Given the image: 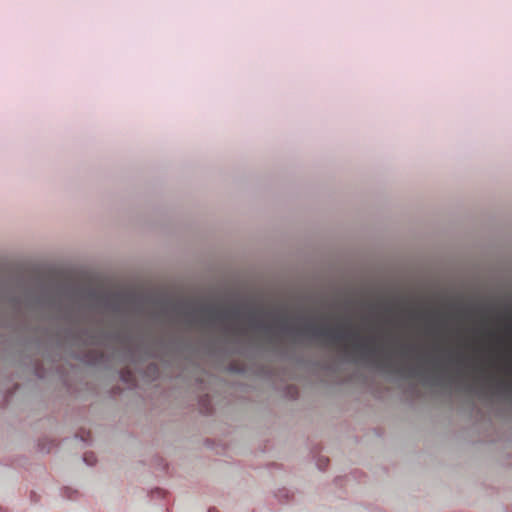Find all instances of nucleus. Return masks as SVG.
Returning a JSON list of instances; mask_svg holds the SVG:
<instances>
[{
  "label": "nucleus",
  "instance_id": "f257e3e1",
  "mask_svg": "<svg viewBox=\"0 0 512 512\" xmlns=\"http://www.w3.org/2000/svg\"><path fill=\"white\" fill-rule=\"evenodd\" d=\"M231 317L246 319L254 331L265 334L270 341L274 340L276 332L292 337L298 343L319 342L324 347L353 339L357 353L345 351L342 354L343 361L363 364L391 380L417 378L423 384L435 387L451 385L453 382L446 372H434L425 365L398 366L391 359L379 360V351L372 346L375 338L364 337L350 327L333 328L328 324L318 326L312 318L299 315L297 321L304 324V328L299 329L279 313L265 312L249 302L238 303L231 309H223L214 304V330H221L225 335L234 332V328L227 324Z\"/></svg>",
  "mask_w": 512,
  "mask_h": 512
},
{
  "label": "nucleus",
  "instance_id": "f03ea898",
  "mask_svg": "<svg viewBox=\"0 0 512 512\" xmlns=\"http://www.w3.org/2000/svg\"><path fill=\"white\" fill-rule=\"evenodd\" d=\"M84 296L92 301L95 308L104 309L122 316H126L125 305H132L137 312H142L146 303L152 300L151 297L134 292L102 293L96 288L85 289Z\"/></svg>",
  "mask_w": 512,
  "mask_h": 512
},
{
  "label": "nucleus",
  "instance_id": "7ed1b4c3",
  "mask_svg": "<svg viewBox=\"0 0 512 512\" xmlns=\"http://www.w3.org/2000/svg\"><path fill=\"white\" fill-rule=\"evenodd\" d=\"M460 386L466 392L485 401L491 402L493 398H498L501 400L512 399V386L508 384L499 383L497 385V388L493 391H490L488 388L484 386H478L476 384L467 383L463 380L460 382Z\"/></svg>",
  "mask_w": 512,
  "mask_h": 512
},
{
  "label": "nucleus",
  "instance_id": "20e7f679",
  "mask_svg": "<svg viewBox=\"0 0 512 512\" xmlns=\"http://www.w3.org/2000/svg\"><path fill=\"white\" fill-rule=\"evenodd\" d=\"M125 353L133 364H141L149 359L158 358V352L143 340L137 344H128Z\"/></svg>",
  "mask_w": 512,
  "mask_h": 512
},
{
  "label": "nucleus",
  "instance_id": "39448f33",
  "mask_svg": "<svg viewBox=\"0 0 512 512\" xmlns=\"http://www.w3.org/2000/svg\"><path fill=\"white\" fill-rule=\"evenodd\" d=\"M65 337L73 343L100 344V340L91 333L88 328H80L78 330L68 327L64 330Z\"/></svg>",
  "mask_w": 512,
  "mask_h": 512
},
{
  "label": "nucleus",
  "instance_id": "423d86ee",
  "mask_svg": "<svg viewBox=\"0 0 512 512\" xmlns=\"http://www.w3.org/2000/svg\"><path fill=\"white\" fill-rule=\"evenodd\" d=\"M86 362L91 366H99L108 362L107 356L102 352H92L85 355Z\"/></svg>",
  "mask_w": 512,
  "mask_h": 512
},
{
  "label": "nucleus",
  "instance_id": "0eeeda50",
  "mask_svg": "<svg viewBox=\"0 0 512 512\" xmlns=\"http://www.w3.org/2000/svg\"><path fill=\"white\" fill-rule=\"evenodd\" d=\"M101 338L103 340H117V341H131V337L129 335H124L119 332H101Z\"/></svg>",
  "mask_w": 512,
  "mask_h": 512
},
{
  "label": "nucleus",
  "instance_id": "6e6552de",
  "mask_svg": "<svg viewBox=\"0 0 512 512\" xmlns=\"http://www.w3.org/2000/svg\"><path fill=\"white\" fill-rule=\"evenodd\" d=\"M159 344L163 347V348H167L168 344H172L176 347V349L178 351H181L183 350L186 346H189L190 344L187 343V342H184V341H181V340H178L177 338H172L169 342L163 340V339H160L159 341Z\"/></svg>",
  "mask_w": 512,
  "mask_h": 512
},
{
  "label": "nucleus",
  "instance_id": "1a4fd4ad",
  "mask_svg": "<svg viewBox=\"0 0 512 512\" xmlns=\"http://www.w3.org/2000/svg\"><path fill=\"white\" fill-rule=\"evenodd\" d=\"M274 496L280 503L284 504L289 503L292 494L289 489L281 488L274 493Z\"/></svg>",
  "mask_w": 512,
  "mask_h": 512
},
{
  "label": "nucleus",
  "instance_id": "9d476101",
  "mask_svg": "<svg viewBox=\"0 0 512 512\" xmlns=\"http://www.w3.org/2000/svg\"><path fill=\"white\" fill-rule=\"evenodd\" d=\"M147 375L152 381H155L160 377V369L156 363L148 364Z\"/></svg>",
  "mask_w": 512,
  "mask_h": 512
},
{
  "label": "nucleus",
  "instance_id": "9b49d317",
  "mask_svg": "<svg viewBox=\"0 0 512 512\" xmlns=\"http://www.w3.org/2000/svg\"><path fill=\"white\" fill-rule=\"evenodd\" d=\"M34 304L40 306V307H46V306H55V302H50L48 299L42 295H35L33 297Z\"/></svg>",
  "mask_w": 512,
  "mask_h": 512
},
{
  "label": "nucleus",
  "instance_id": "f8f14e48",
  "mask_svg": "<svg viewBox=\"0 0 512 512\" xmlns=\"http://www.w3.org/2000/svg\"><path fill=\"white\" fill-rule=\"evenodd\" d=\"M119 377H120V380H121L124 384H126V385H128V386H132V385H134V383H135V380H134V378H133V375H132L130 372H128V371H121V372L119 373Z\"/></svg>",
  "mask_w": 512,
  "mask_h": 512
},
{
  "label": "nucleus",
  "instance_id": "ddd939ff",
  "mask_svg": "<svg viewBox=\"0 0 512 512\" xmlns=\"http://www.w3.org/2000/svg\"><path fill=\"white\" fill-rule=\"evenodd\" d=\"M82 460L87 466H90V467L94 466L97 462V459L93 453L84 454Z\"/></svg>",
  "mask_w": 512,
  "mask_h": 512
},
{
  "label": "nucleus",
  "instance_id": "4468645a",
  "mask_svg": "<svg viewBox=\"0 0 512 512\" xmlns=\"http://www.w3.org/2000/svg\"><path fill=\"white\" fill-rule=\"evenodd\" d=\"M58 307H59V309L62 310V313H61V318L62 319L66 320V321H69V322L73 321L74 315H73L71 310H69V309H62L61 305H58Z\"/></svg>",
  "mask_w": 512,
  "mask_h": 512
},
{
  "label": "nucleus",
  "instance_id": "2eb2a0df",
  "mask_svg": "<svg viewBox=\"0 0 512 512\" xmlns=\"http://www.w3.org/2000/svg\"><path fill=\"white\" fill-rule=\"evenodd\" d=\"M77 493V491H74L72 490L71 488L69 487H64L62 490H61V495L65 498H68V499H73V494Z\"/></svg>",
  "mask_w": 512,
  "mask_h": 512
},
{
  "label": "nucleus",
  "instance_id": "dca6fc26",
  "mask_svg": "<svg viewBox=\"0 0 512 512\" xmlns=\"http://www.w3.org/2000/svg\"><path fill=\"white\" fill-rule=\"evenodd\" d=\"M152 498H162L164 497V492L160 488H155L151 491Z\"/></svg>",
  "mask_w": 512,
  "mask_h": 512
},
{
  "label": "nucleus",
  "instance_id": "f3484780",
  "mask_svg": "<svg viewBox=\"0 0 512 512\" xmlns=\"http://www.w3.org/2000/svg\"><path fill=\"white\" fill-rule=\"evenodd\" d=\"M34 367H35V375H36L38 378H40V379L44 378V369H43V368H41V367L38 365V363H35V364H34Z\"/></svg>",
  "mask_w": 512,
  "mask_h": 512
},
{
  "label": "nucleus",
  "instance_id": "a211bd4d",
  "mask_svg": "<svg viewBox=\"0 0 512 512\" xmlns=\"http://www.w3.org/2000/svg\"><path fill=\"white\" fill-rule=\"evenodd\" d=\"M10 302H11L13 305H15L17 308H19V307H20V305H21V299H20V297H18V296H12V297L10 298Z\"/></svg>",
  "mask_w": 512,
  "mask_h": 512
},
{
  "label": "nucleus",
  "instance_id": "6ab92c4d",
  "mask_svg": "<svg viewBox=\"0 0 512 512\" xmlns=\"http://www.w3.org/2000/svg\"><path fill=\"white\" fill-rule=\"evenodd\" d=\"M230 370H231V371H234V372H237V373H242V372L244 371V369H243V368H237V367H235V366H231V367H230Z\"/></svg>",
  "mask_w": 512,
  "mask_h": 512
},
{
  "label": "nucleus",
  "instance_id": "aec40b11",
  "mask_svg": "<svg viewBox=\"0 0 512 512\" xmlns=\"http://www.w3.org/2000/svg\"><path fill=\"white\" fill-rule=\"evenodd\" d=\"M327 463H328V460H325V462H324V463L319 462V463H318V467H319V469H320V470H324V469H325V467L327 466Z\"/></svg>",
  "mask_w": 512,
  "mask_h": 512
},
{
  "label": "nucleus",
  "instance_id": "412c9836",
  "mask_svg": "<svg viewBox=\"0 0 512 512\" xmlns=\"http://www.w3.org/2000/svg\"><path fill=\"white\" fill-rule=\"evenodd\" d=\"M241 333H242V331L240 329H237V333L235 335V338L237 341L241 340Z\"/></svg>",
  "mask_w": 512,
  "mask_h": 512
},
{
  "label": "nucleus",
  "instance_id": "4be33fe9",
  "mask_svg": "<svg viewBox=\"0 0 512 512\" xmlns=\"http://www.w3.org/2000/svg\"><path fill=\"white\" fill-rule=\"evenodd\" d=\"M407 349L410 353H413V354H415L417 352L416 347H414V346H409V347H407Z\"/></svg>",
  "mask_w": 512,
  "mask_h": 512
},
{
  "label": "nucleus",
  "instance_id": "5701e85b",
  "mask_svg": "<svg viewBox=\"0 0 512 512\" xmlns=\"http://www.w3.org/2000/svg\"><path fill=\"white\" fill-rule=\"evenodd\" d=\"M30 498H31V501H33V502H37L35 492H31V496H30Z\"/></svg>",
  "mask_w": 512,
  "mask_h": 512
},
{
  "label": "nucleus",
  "instance_id": "b1692460",
  "mask_svg": "<svg viewBox=\"0 0 512 512\" xmlns=\"http://www.w3.org/2000/svg\"><path fill=\"white\" fill-rule=\"evenodd\" d=\"M208 512H220V511H218L216 508H209Z\"/></svg>",
  "mask_w": 512,
  "mask_h": 512
},
{
  "label": "nucleus",
  "instance_id": "393cba45",
  "mask_svg": "<svg viewBox=\"0 0 512 512\" xmlns=\"http://www.w3.org/2000/svg\"><path fill=\"white\" fill-rule=\"evenodd\" d=\"M32 340H33V341H35L38 345H40V344H41V341H40V339H38V338H33Z\"/></svg>",
  "mask_w": 512,
  "mask_h": 512
},
{
  "label": "nucleus",
  "instance_id": "a878e982",
  "mask_svg": "<svg viewBox=\"0 0 512 512\" xmlns=\"http://www.w3.org/2000/svg\"><path fill=\"white\" fill-rule=\"evenodd\" d=\"M0 512H8V510L6 508H4L3 506H0Z\"/></svg>",
  "mask_w": 512,
  "mask_h": 512
},
{
  "label": "nucleus",
  "instance_id": "bb28decb",
  "mask_svg": "<svg viewBox=\"0 0 512 512\" xmlns=\"http://www.w3.org/2000/svg\"><path fill=\"white\" fill-rule=\"evenodd\" d=\"M282 355H283L284 358H287L288 352L287 351H283Z\"/></svg>",
  "mask_w": 512,
  "mask_h": 512
},
{
  "label": "nucleus",
  "instance_id": "cd10ccee",
  "mask_svg": "<svg viewBox=\"0 0 512 512\" xmlns=\"http://www.w3.org/2000/svg\"><path fill=\"white\" fill-rule=\"evenodd\" d=\"M447 358H448V360H449V361H452V355H451V353H448V354H447Z\"/></svg>",
  "mask_w": 512,
  "mask_h": 512
}]
</instances>
